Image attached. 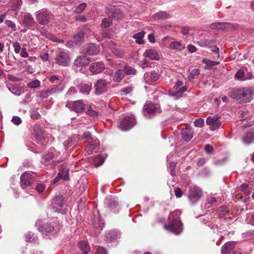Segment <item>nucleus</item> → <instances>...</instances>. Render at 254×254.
<instances>
[{"label": "nucleus", "instance_id": "f257e3e1", "mask_svg": "<svg viewBox=\"0 0 254 254\" xmlns=\"http://www.w3.org/2000/svg\"><path fill=\"white\" fill-rule=\"evenodd\" d=\"M228 95L241 103L250 102L252 99L253 92L250 88H242L231 90L229 92Z\"/></svg>", "mask_w": 254, "mask_h": 254}, {"label": "nucleus", "instance_id": "f03ea898", "mask_svg": "<svg viewBox=\"0 0 254 254\" xmlns=\"http://www.w3.org/2000/svg\"><path fill=\"white\" fill-rule=\"evenodd\" d=\"M169 217V222L164 225V228L175 234H179L182 231V223L177 218Z\"/></svg>", "mask_w": 254, "mask_h": 254}, {"label": "nucleus", "instance_id": "7ed1b4c3", "mask_svg": "<svg viewBox=\"0 0 254 254\" xmlns=\"http://www.w3.org/2000/svg\"><path fill=\"white\" fill-rule=\"evenodd\" d=\"M111 14L108 13L109 18H104L102 19L101 25L104 28L109 27L112 24V20L111 18L120 19L123 17L122 12L120 9L115 8V7H111Z\"/></svg>", "mask_w": 254, "mask_h": 254}, {"label": "nucleus", "instance_id": "20e7f679", "mask_svg": "<svg viewBox=\"0 0 254 254\" xmlns=\"http://www.w3.org/2000/svg\"><path fill=\"white\" fill-rule=\"evenodd\" d=\"M38 230L43 235L53 234L59 230L58 224L56 221L44 224L38 227Z\"/></svg>", "mask_w": 254, "mask_h": 254}, {"label": "nucleus", "instance_id": "39448f33", "mask_svg": "<svg viewBox=\"0 0 254 254\" xmlns=\"http://www.w3.org/2000/svg\"><path fill=\"white\" fill-rule=\"evenodd\" d=\"M53 18L52 14L46 9H42L37 12L36 19L42 25L48 24Z\"/></svg>", "mask_w": 254, "mask_h": 254}, {"label": "nucleus", "instance_id": "423d86ee", "mask_svg": "<svg viewBox=\"0 0 254 254\" xmlns=\"http://www.w3.org/2000/svg\"><path fill=\"white\" fill-rule=\"evenodd\" d=\"M55 61L56 63L59 65L66 66L69 64L70 58L67 53L61 51L57 54Z\"/></svg>", "mask_w": 254, "mask_h": 254}, {"label": "nucleus", "instance_id": "0eeeda50", "mask_svg": "<svg viewBox=\"0 0 254 254\" xmlns=\"http://www.w3.org/2000/svg\"><path fill=\"white\" fill-rule=\"evenodd\" d=\"M189 198L192 203L196 202L202 195L201 189L195 187H190Z\"/></svg>", "mask_w": 254, "mask_h": 254}, {"label": "nucleus", "instance_id": "6e6552de", "mask_svg": "<svg viewBox=\"0 0 254 254\" xmlns=\"http://www.w3.org/2000/svg\"><path fill=\"white\" fill-rule=\"evenodd\" d=\"M135 124V120L131 117H126L121 121L119 127L122 130H127Z\"/></svg>", "mask_w": 254, "mask_h": 254}, {"label": "nucleus", "instance_id": "1a4fd4ad", "mask_svg": "<svg viewBox=\"0 0 254 254\" xmlns=\"http://www.w3.org/2000/svg\"><path fill=\"white\" fill-rule=\"evenodd\" d=\"M219 117L216 116H209L207 118L206 123L209 126L211 130L214 131L220 127L221 122L219 120Z\"/></svg>", "mask_w": 254, "mask_h": 254}, {"label": "nucleus", "instance_id": "9d476101", "mask_svg": "<svg viewBox=\"0 0 254 254\" xmlns=\"http://www.w3.org/2000/svg\"><path fill=\"white\" fill-rule=\"evenodd\" d=\"M94 88L96 94H101L107 90L108 83L105 80L100 79L95 83Z\"/></svg>", "mask_w": 254, "mask_h": 254}, {"label": "nucleus", "instance_id": "9b49d317", "mask_svg": "<svg viewBox=\"0 0 254 254\" xmlns=\"http://www.w3.org/2000/svg\"><path fill=\"white\" fill-rule=\"evenodd\" d=\"M32 183L31 174L29 172H25L20 177V185L23 189H26L27 187L30 186Z\"/></svg>", "mask_w": 254, "mask_h": 254}, {"label": "nucleus", "instance_id": "f8f14e48", "mask_svg": "<svg viewBox=\"0 0 254 254\" xmlns=\"http://www.w3.org/2000/svg\"><path fill=\"white\" fill-rule=\"evenodd\" d=\"M105 68L104 64L102 62H96L92 64L89 66V70L95 74L102 72Z\"/></svg>", "mask_w": 254, "mask_h": 254}, {"label": "nucleus", "instance_id": "ddd939ff", "mask_svg": "<svg viewBox=\"0 0 254 254\" xmlns=\"http://www.w3.org/2000/svg\"><path fill=\"white\" fill-rule=\"evenodd\" d=\"M90 62L89 58L85 56H79L75 60L74 64L77 67L84 66Z\"/></svg>", "mask_w": 254, "mask_h": 254}, {"label": "nucleus", "instance_id": "4468645a", "mask_svg": "<svg viewBox=\"0 0 254 254\" xmlns=\"http://www.w3.org/2000/svg\"><path fill=\"white\" fill-rule=\"evenodd\" d=\"M145 113L152 114L156 112H160V109L155 104L151 103H146L143 107Z\"/></svg>", "mask_w": 254, "mask_h": 254}, {"label": "nucleus", "instance_id": "2eb2a0df", "mask_svg": "<svg viewBox=\"0 0 254 254\" xmlns=\"http://www.w3.org/2000/svg\"><path fill=\"white\" fill-rule=\"evenodd\" d=\"M64 198L62 195L56 196L53 200V205L54 211L59 212L63 206Z\"/></svg>", "mask_w": 254, "mask_h": 254}, {"label": "nucleus", "instance_id": "dca6fc26", "mask_svg": "<svg viewBox=\"0 0 254 254\" xmlns=\"http://www.w3.org/2000/svg\"><path fill=\"white\" fill-rule=\"evenodd\" d=\"M85 104L82 100H79L75 101L73 103V111L79 113L83 112L85 109Z\"/></svg>", "mask_w": 254, "mask_h": 254}, {"label": "nucleus", "instance_id": "f3484780", "mask_svg": "<svg viewBox=\"0 0 254 254\" xmlns=\"http://www.w3.org/2000/svg\"><path fill=\"white\" fill-rule=\"evenodd\" d=\"M34 131L36 139L38 141H40L45 139L44 132L42 129L41 126L39 124H36L35 125L34 127Z\"/></svg>", "mask_w": 254, "mask_h": 254}, {"label": "nucleus", "instance_id": "a211bd4d", "mask_svg": "<svg viewBox=\"0 0 254 254\" xmlns=\"http://www.w3.org/2000/svg\"><path fill=\"white\" fill-rule=\"evenodd\" d=\"M144 57L148 58L152 60H159V56L156 51L154 49L146 50L143 54Z\"/></svg>", "mask_w": 254, "mask_h": 254}, {"label": "nucleus", "instance_id": "6ab92c4d", "mask_svg": "<svg viewBox=\"0 0 254 254\" xmlns=\"http://www.w3.org/2000/svg\"><path fill=\"white\" fill-rule=\"evenodd\" d=\"M99 141L97 139H94L93 140L90 141L89 143L86 146L85 150L88 155L92 154L93 150L95 149L98 147Z\"/></svg>", "mask_w": 254, "mask_h": 254}, {"label": "nucleus", "instance_id": "aec40b11", "mask_svg": "<svg viewBox=\"0 0 254 254\" xmlns=\"http://www.w3.org/2000/svg\"><path fill=\"white\" fill-rule=\"evenodd\" d=\"M77 87L79 89V91L80 93L88 95L91 89V85L85 83H80L77 85Z\"/></svg>", "mask_w": 254, "mask_h": 254}, {"label": "nucleus", "instance_id": "412c9836", "mask_svg": "<svg viewBox=\"0 0 254 254\" xmlns=\"http://www.w3.org/2000/svg\"><path fill=\"white\" fill-rule=\"evenodd\" d=\"M193 131L191 128H186L182 131V135L183 139L186 141H190L193 136Z\"/></svg>", "mask_w": 254, "mask_h": 254}, {"label": "nucleus", "instance_id": "4be33fe9", "mask_svg": "<svg viewBox=\"0 0 254 254\" xmlns=\"http://www.w3.org/2000/svg\"><path fill=\"white\" fill-rule=\"evenodd\" d=\"M10 90L13 94L18 96L23 94L25 92L24 88L18 84H14Z\"/></svg>", "mask_w": 254, "mask_h": 254}, {"label": "nucleus", "instance_id": "5701e85b", "mask_svg": "<svg viewBox=\"0 0 254 254\" xmlns=\"http://www.w3.org/2000/svg\"><path fill=\"white\" fill-rule=\"evenodd\" d=\"M125 74L123 69L117 70L114 75L113 81L116 82H120L125 77Z\"/></svg>", "mask_w": 254, "mask_h": 254}, {"label": "nucleus", "instance_id": "b1692460", "mask_svg": "<svg viewBox=\"0 0 254 254\" xmlns=\"http://www.w3.org/2000/svg\"><path fill=\"white\" fill-rule=\"evenodd\" d=\"M233 242H230L226 243L221 249L222 254H230L231 250L234 248Z\"/></svg>", "mask_w": 254, "mask_h": 254}, {"label": "nucleus", "instance_id": "393cba45", "mask_svg": "<svg viewBox=\"0 0 254 254\" xmlns=\"http://www.w3.org/2000/svg\"><path fill=\"white\" fill-rule=\"evenodd\" d=\"M229 25L226 22H216L211 24L210 27L212 29H223L229 27Z\"/></svg>", "mask_w": 254, "mask_h": 254}, {"label": "nucleus", "instance_id": "a878e982", "mask_svg": "<svg viewBox=\"0 0 254 254\" xmlns=\"http://www.w3.org/2000/svg\"><path fill=\"white\" fill-rule=\"evenodd\" d=\"M169 48L173 50H175L178 51H181L185 49V45L182 44L180 42L173 41L171 42V43L170 44Z\"/></svg>", "mask_w": 254, "mask_h": 254}, {"label": "nucleus", "instance_id": "bb28decb", "mask_svg": "<svg viewBox=\"0 0 254 254\" xmlns=\"http://www.w3.org/2000/svg\"><path fill=\"white\" fill-rule=\"evenodd\" d=\"M244 143L249 144L254 141V132L253 131L248 132L243 138Z\"/></svg>", "mask_w": 254, "mask_h": 254}, {"label": "nucleus", "instance_id": "cd10ccee", "mask_svg": "<svg viewBox=\"0 0 254 254\" xmlns=\"http://www.w3.org/2000/svg\"><path fill=\"white\" fill-rule=\"evenodd\" d=\"M61 179L64 180H68L69 179L68 169L60 166V172L58 174Z\"/></svg>", "mask_w": 254, "mask_h": 254}, {"label": "nucleus", "instance_id": "c85d7f7f", "mask_svg": "<svg viewBox=\"0 0 254 254\" xmlns=\"http://www.w3.org/2000/svg\"><path fill=\"white\" fill-rule=\"evenodd\" d=\"M125 74L127 75H135L136 74L137 71L133 67L128 65L127 64L123 65V68Z\"/></svg>", "mask_w": 254, "mask_h": 254}, {"label": "nucleus", "instance_id": "c756f323", "mask_svg": "<svg viewBox=\"0 0 254 254\" xmlns=\"http://www.w3.org/2000/svg\"><path fill=\"white\" fill-rule=\"evenodd\" d=\"M145 32L143 31L133 35L132 37L135 39V42L138 44H143L144 42L143 38L144 36Z\"/></svg>", "mask_w": 254, "mask_h": 254}, {"label": "nucleus", "instance_id": "7c9ffc66", "mask_svg": "<svg viewBox=\"0 0 254 254\" xmlns=\"http://www.w3.org/2000/svg\"><path fill=\"white\" fill-rule=\"evenodd\" d=\"M23 22L27 26H31L35 23L33 17L30 14H26L24 16Z\"/></svg>", "mask_w": 254, "mask_h": 254}, {"label": "nucleus", "instance_id": "2f4dec72", "mask_svg": "<svg viewBox=\"0 0 254 254\" xmlns=\"http://www.w3.org/2000/svg\"><path fill=\"white\" fill-rule=\"evenodd\" d=\"M154 18L156 19H165L170 18V15L167 14L166 12L160 11L156 13L154 16Z\"/></svg>", "mask_w": 254, "mask_h": 254}, {"label": "nucleus", "instance_id": "473e14b6", "mask_svg": "<svg viewBox=\"0 0 254 254\" xmlns=\"http://www.w3.org/2000/svg\"><path fill=\"white\" fill-rule=\"evenodd\" d=\"M84 33L83 31H79L73 36V40L76 44H78L84 39Z\"/></svg>", "mask_w": 254, "mask_h": 254}, {"label": "nucleus", "instance_id": "72a5a7b5", "mask_svg": "<svg viewBox=\"0 0 254 254\" xmlns=\"http://www.w3.org/2000/svg\"><path fill=\"white\" fill-rule=\"evenodd\" d=\"M111 50L113 53L117 57L119 58H123L124 57V52L121 49L115 47L111 48Z\"/></svg>", "mask_w": 254, "mask_h": 254}, {"label": "nucleus", "instance_id": "f704fd0d", "mask_svg": "<svg viewBox=\"0 0 254 254\" xmlns=\"http://www.w3.org/2000/svg\"><path fill=\"white\" fill-rule=\"evenodd\" d=\"M202 63L204 64H205L207 66V68H209L210 67L217 65L219 64V62L217 61H212L210 60L207 59H203L202 60Z\"/></svg>", "mask_w": 254, "mask_h": 254}, {"label": "nucleus", "instance_id": "c9c22d12", "mask_svg": "<svg viewBox=\"0 0 254 254\" xmlns=\"http://www.w3.org/2000/svg\"><path fill=\"white\" fill-rule=\"evenodd\" d=\"M106 204L107 207L111 209L116 208L118 205L117 201L114 199L112 198H110L107 200Z\"/></svg>", "mask_w": 254, "mask_h": 254}, {"label": "nucleus", "instance_id": "e433bc0d", "mask_svg": "<svg viewBox=\"0 0 254 254\" xmlns=\"http://www.w3.org/2000/svg\"><path fill=\"white\" fill-rule=\"evenodd\" d=\"M104 162V158L100 155L96 156L94 159V164L96 167L101 166Z\"/></svg>", "mask_w": 254, "mask_h": 254}, {"label": "nucleus", "instance_id": "4c0bfd02", "mask_svg": "<svg viewBox=\"0 0 254 254\" xmlns=\"http://www.w3.org/2000/svg\"><path fill=\"white\" fill-rule=\"evenodd\" d=\"M177 163L174 162H171L169 163V166L168 168V170L170 172L171 175L172 177L176 176L175 169Z\"/></svg>", "mask_w": 254, "mask_h": 254}, {"label": "nucleus", "instance_id": "58836bf2", "mask_svg": "<svg viewBox=\"0 0 254 254\" xmlns=\"http://www.w3.org/2000/svg\"><path fill=\"white\" fill-rule=\"evenodd\" d=\"M78 246L80 250L83 251H89L90 248L87 245V242L82 241L78 243Z\"/></svg>", "mask_w": 254, "mask_h": 254}, {"label": "nucleus", "instance_id": "ea45409f", "mask_svg": "<svg viewBox=\"0 0 254 254\" xmlns=\"http://www.w3.org/2000/svg\"><path fill=\"white\" fill-rule=\"evenodd\" d=\"M244 71L243 69H239L235 74V78L241 80H245L247 79V78L244 77Z\"/></svg>", "mask_w": 254, "mask_h": 254}, {"label": "nucleus", "instance_id": "a19ab883", "mask_svg": "<svg viewBox=\"0 0 254 254\" xmlns=\"http://www.w3.org/2000/svg\"><path fill=\"white\" fill-rule=\"evenodd\" d=\"M87 6V4L85 2H83L80 3L75 9V12L77 13H81L83 12V11L85 9Z\"/></svg>", "mask_w": 254, "mask_h": 254}, {"label": "nucleus", "instance_id": "79ce46f5", "mask_svg": "<svg viewBox=\"0 0 254 254\" xmlns=\"http://www.w3.org/2000/svg\"><path fill=\"white\" fill-rule=\"evenodd\" d=\"M30 117L34 120H37L41 117L40 114L36 110H33L30 111Z\"/></svg>", "mask_w": 254, "mask_h": 254}, {"label": "nucleus", "instance_id": "37998d69", "mask_svg": "<svg viewBox=\"0 0 254 254\" xmlns=\"http://www.w3.org/2000/svg\"><path fill=\"white\" fill-rule=\"evenodd\" d=\"M40 81L38 80H35L27 84V86L30 88H37L40 85Z\"/></svg>", "mask_w": 254, "mask_h": 254}, {"label": "nucleus", "instance_id": "c03bdc74", "mask_svg": "<svg viewBox=\"0 0 254 254\" xmlns=\"http://www.w3.org/2000/svg\"><path fill=\"white\" fill-rule=\"evenodd\" d=\"M95 46L94 44H90L87 49V53L90 55H93L96 53Z\"/></svg>", "mask_w": 254, "mask_h": 254}, {"label": "nucleus", "instance_id": "a18cd8bd", "mask_svg": "<svg viewBox=\"0 0 254 254\" xmlns=\"http://www.w3.org/2000/svg\"><path fill=\"white\" fill-rule=\"evenodd\" d=\"M149 77L150 79L153 81H156L158 80L159 78V75L155 71H151L150 73Z\"/></svg>", "mask_w": 254, "mask_h": 254}, {"label": "nucleus", "instance_id": "49530a36", "mask_svg": "<svg viewBox=\"0 0 254 254\" xmlns=\"http://www.w3.org/2000/svg\"><path fill=\"white\" fill-rule=\"evenodd\" d=\"M86 114L92 117H96L98 115V113L92 109L91 107H90L87 110Z\"/></svg>", "mask_w": 254, "mask_h": 254}, {"label": "nucleus", "instance_id": "de8ad7c7", "mask_svg": "<svg viewBox=\"0 0 254 254\" xmlns=\"http://www.w3.org/2000/svg\"><path fill=\"white\" fill-rule=\"evenodd\" d=\"M133 89V87L131 85L125 88H124L122 90V92L123 93V95H127L128 94H129L131 93Z\"/></svg>", "mask_w": 254, "mask_h": 254}, {"label": "nucleus", "instance_id": "09e8293b", "mask_svg": "<svg viewBox=\"0 0 254 254\" xmlns=\"http://www.w3.org/2000/svg\"><path fill=\"white\" fill-rule=\"evenodd\" d=\"M194 124L195 127H201L204 126V120L201 118H199L195 120Z\"/></svg>", "mask_w": 254, "mask_h": 254}, {"label": "nucleus", "instance_id": "8fccbe9b", "mask_svg": "<svg viewBox=\"0 0 254 254\" xmlns=\"http://www.w3.org/2000/svg\"><path fill=\"white\" fill-rule=\"evenodd\" d=\"M82 138L87 139L90 141L93 140L95 139L92 137L91 133L90 131H85L83 134Z\"/></svg>", "mask_w": 254, "mask_h": 254}, {"label": "nucleus", "instance_id": "3c124183", "mask_svg": "<svg viewBox=\"0 0 254 254\" xmlns=\"http://www.w3.org/2000/svg\"><path fill=\"white\" fill-rule=\"evenodd\" d=\"M63 90V87L59 88L55 87L50 89V92H51V95L60 93Z\"/></svg>", "mask_w": 254, "mask_h": 254}, {"label": "nucleus", "instance_id": "603ef678", "mask_svg": "<svg viewBox=\"0 0 254 254\" xmlns=\"http://www.w3.org/2000/svg\"><path fill=\"white\" fill-rule=\"evenodd\" d=\"M12 46L14 48V52L18 54L20 52L21 50V47L19 43L18 42H15L12 43Z\"/></svg>", "mask_w": 254, "mask_h": 254}, {"label": "nucleus", "instance_id": "864d4df0", "mask_svg": "<svg viewBox=\"0 0 254 254\" xmlns=\"http://www.w3.org/2000/svg\"><path fill=\"white\" fill-rule=\"evenodd\" d=\"M5 23L8 27L11 28L13 31L16 30L15 24L11 20H7Z\"/></svg>", "mask_w": 254, "mask_h": 254}, {"label": "nucleus", "instance_id": "5fc2aeb1", "mask_svg": "<svg viewBox=\"0 0 254 254\" xmlns=\"http://www.w3.org/2000/svg\"><path fill=\"white\" fill-rule=\"evenodd\" d=\"M197 43L201 47L209 46V41L205 39H200L197 41Z\"/></svg>", "mask_w": 254, "mask_h": 254}, {"label": "nucleus", "instance_id": "6e6d98bb", "mask_svg": "<svg viewBox=\"0 0 254 254\" xmlns=\"http://www.w3.org/2000/svg\"><path fill=\"white\" fill-rule=\"evenodd\" d=\"M11 121L14 125L17 126L20 125L22 122L21 119L17 116H14Z\"/></svg>", "mask_w": 254, "mask_h": 254}, {"label": "nucleus", "instance_id": "4d7b16f0", "mask_svg": "<svg viewBox=\"0 0 254 254\" xmlns=\"http://www.w3.org/2000/svg\"><path fill=\"white\" fill-rule=\"evenodd\" d=\"M31 93H28L27 94H26L25 99H23L22 101V103L23 104H26L29 103L31 101Z\"/></svg>", "mask_w": 254, "mask_h": 254}, {"label": "nucleus", "instance_id": "13d9d810", "mask_svg": "<svg viewBox=\"0 0 254 254\" xmlns=\"http://www.w3.org/2000/svg\"><path fill=\"white\" fill-rule=\"evenodd\" d=\"M75 20L76 21L85 22L87 21V18L84 15H78L75 16Z\"/></svg>", "mask_w": 254, "mask_h": 254}, {"label": "nucleus", "instance_id": "bf43d9fd", "mask_svg": "<svg viewBox=\"0 0 254 254\" xmlns=\"http://www.w3.org/2000/svg\"><path fill=\"white\" fill-rule=\"evenodd\" d=\"M45 189V185L43 184H39L36 186V189L37 191L42 192Z\"/></svg>", "mask_w": 254, "mask_h": 254}, {"label": "nucleus", "instance_id": "052dcab7", "mask_svg": "<svg viewBox=\"0 0 254 254\" xmlns=\"http://www.w3.org/2000/svg\"><path fill=\"white\" fill-rule=\"evenodd\" d=\"M7 78L11 81H19L21 80L20 78L11 74H8L7 75Z\"/></svg>", "mask_w": 254, "mask_h": 254}, {"label": "nucleus", "instance_id": "680f3d73", "mask_svg": "<svg viewBox=\"0 0 254 254\" xmlns=\"http://www.w3.org/2000/svg\"><path fill=\"white\" fill-rule=\"evenodd\" d=\"M199 74V70L198 69H193L191 72L189 74L190 78H193V77L195 75H198Z\"/></svg>", "mask_w": 254, "mask_h": 254}, {"label": "nucleus", "instance_id": "e2e57ef3", "mask_svg": "<svg viewBox=\"0 0 254 254\" xmlns=\"http://www.w3.org/2000/svg\"><path fill=\"white\" fill-rule=\"evenodd\" d=\"M96 254H107L105 249L102 247H99L96 250Z\"/></svg>", "mask_w": 254, "mask_h": 254}, {"label": "nucleus", "instance_id": "0e129e2a", "mask_svg": "<svg viewBox=\"0 0 254 254\" xmlns=\"http://www.w3.org/2000/svg\"><path fill=\"white\" fill-rule=\"evenodd\" d=\"M175 195L177 197H180L182 195V191L179 188H177L175 190Z\"/></svg>", "mask_w": 254, "mask_h": 254}, {"label": "nucleus", "instance_id": "69168bd1", "mask_svg": "<svg viewBox=\"0 0 254 254\" xmlns=\"http://www.w3.org/2000/svg\"><path fill=\"white\" fill-rule=\"evenodd\" d=\"M20 56L22 58H27L29 56L28 53L26 51V49L25 48H22L21 49V51L20 53Z\"/></svg>", "mask_w": 254, "mask_h": 254}, {"label": "nucleus", "instance_id": "338daca9", "mask_svg": "<svg viewBox=\"0 0 254 254\" xmlns=\"http://www.w3.org/2000/svg\"><path fill=\"white\" fill-rule=\"evenodd\" d=\"M76 93V90L74 87H71L67 92V94L72 95Z\"/></svg>", "mask_w": 254, "mask_h": 254}, {"label": "nucleus", "instance_id": "774afa93", "mask_svg": "<svg viewBox=\"0 0 254 254\" xmlns=\"http://www.w3.org/2000/svg\"><path fill=\"white\" fill-rule=\"evenodd\" d=\"M248 185L246 184H243L241 186V189L242 191H244L245 193L249 194V191L247 190Z\"/></svg>", "mask_w": 254, "mask_h": 254}]
</instances>
